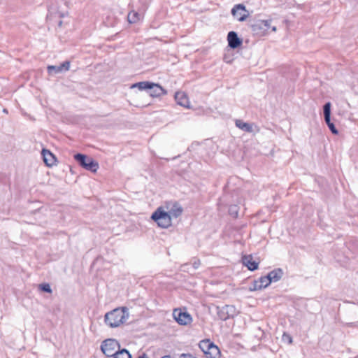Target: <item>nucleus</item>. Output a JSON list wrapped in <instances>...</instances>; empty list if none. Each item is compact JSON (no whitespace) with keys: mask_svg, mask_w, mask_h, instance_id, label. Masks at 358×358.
I'll return each mask as SVG.
<instances>
[{"mask_svg":"<svg viewBox=\"0 0 358 358\" xmlns=\"http://www.w3.org/2000/svg\"><path fill=\"white\" fill-rule=\"evenodd\" d=\"M129 317V309L127 307H120L106 313L104 322L109 327L115 328L126 322Z\"/></svg>","mask_w":358,"mask_h":358,"instance_id":"f257e3e1","label":"nucleus"},{"mask_svg":"<svg viewBox=\"0 0 358 358\" xmlns=\"http://www.w3.org/2000/svg\"><path fill=\"white\" fill-rule=\"evenodd\" d=\"M151 219L162 228L166 229L171 225L172 218L170 214L164 210V207L157 208L152 214Z\"/></svg>","mask_w":358,"mask_h":358,"instance_id":"f03ea898","label":"nucleus"},{"mask_svg":"<svg viewBox=\"0 0 358 358\" xmlns=\"http://www.w3.org/2000/svg\"><path fill=\"white\" fill-rule=\"evenodd\" d=\"M74 159L82 167L92 172H96L99 168L95 160L84 154L77 153L74 155Z\"/></svg>","mask_w":358,"mask_h":358,"instance_id":"7ed1b4c3","label":"nucleus"},{"mask_svg":"<svg viewBox=\"0 0 358 358\" xmlns=\"http://www.w3.org/2000/svg\"><path fill=\"white\" fill-rule=\"evenodd\" d=\"M271 20H257L251 24V29L253 34L258 36H263L268 34L271 27Z\"/></svg>","mask_w":358,"mask_h":358,"instance_id":"20e7f679","label":"nucleus"},{"mask_svg":"<svg viewBox=\"0 0 358 358\" xmlns=\"http://www.w3.org/2000/svg\"><path fill=\"white\" fill-rule=\"evenodd\" d=\"M120 349L119 342L114 338L106 339L101 345V350L107 357H111Z\"/></svg>","mask_w":358,"mask_h":358,"instance_id":"39448f33","label":"nucleus"},{"mask_svg":"<svg viewBox=\"0 0 358 358\" xmlns=\"http://www.w3.org/2000/svg\"><path fill=\"white\" fill-rule=\"evenodd\" d=\"M173 317L180 325H187L192 321L191 315L185 309L175 308Z\"/></svg>","mask_w":358,"mask_h":358,"instance_id":"423d86ee","label":"nucleus"},{"mask_svg":"<svg viewBox=\"0 0 358 358\" xmlns=\"http://www.w3.org/2000/svg\"><path fill=\"white\" fill-rule=\"evenodd\" d=\"M232 15L236 17L238 21L243 22L248 17L247 10L245 6L243 4H236L231 9Z\"/></svg>","mask_w":358,"mask_h":358,"instance_id":"0eeeda50","label":"nucleus"},{"mask_svg":"<svg viewBox=\"0 0 358 358\" xmlns=\"http://www.w3.org/2000/svg\"><path fill=\"white\" fill-rule=\"evenodd\" d=\"M166 208V211L170 214L171 218L178 217L183 210L182 206L177 202L167 203Z\"/></svg>","mask_w":358,"mask_h":358,"instance_id":"6e6552de","label":"nucleus"},{"mask_svg":"<svg viewBox=\"0 0 358 358\" xmlns=\"http://www.w3.org/2000/svg\"><path fill=\"white\" fill-rule=\"evenodd\" d=\"M228 46L236 49L242 45L243 41L238 36L236 31H231L227 34Z\"/></svg>","mask_w":358,"mask_h":358,"instance_id":"1a4fd4ad","label":"nucleus"},{"mask_svg":"<svg viewBox=\"0 0 358 358\" xmlns=\"http://www.w3.org/2000/svg\"><path fill=\"white\" fill-rule=\"evenodd\" d=\"M70 68V62L65 61L63 63L60 64L59 65L57 66H48L47 67L48 73L49 74H57L62 73L64 71H67L69 70Z\"/></svg>","mask_w":358,"mask_h":358,"instance_id":"9d476101","label":"nucleus"},{"mask_svg":"<svg viewBox=\"0 0 358 358\" xmlns=\"http://www.w3.org/2000/svg\"><path fill=\"white\" fill-rule=\"evenodd\" d=\"M243 264L247 266L250 271H255L258 268L259 263L253 259L252 255H245L242 258Z\"/></svg>","mask_w":358,"mask_h":358,"instance_id":"9b49d317","label":"nucleus"},{"mask_svg":"<svg viewBox=\"0 0 358 358\" xmlns=\"http://www.w3.org/2000/svg\"><path fill=\"white\" fill-rule=\"evenodd\" d=\"M41 154L43 158V162L48 166H52L55 164L56 158L50 150L43 149Z\"/></svg>","mask_w":358,"mask_h":358,"instance_id":"f8f14e48","label":"nucleus"},{"mask_svg":"<svg viewBox=\"0 0 358 358\" xmlns=\"http://www.w3.org/2000/svg\"><path fill=\"white\" fill-rule=\"evenodd\" d=\"M175 99L178 104L185 108H189L187 96L182 92H178L175 94Z\"/></svg>","mask_w":358,"mask_h":358,"instance_id":"ddd939ff","label":"nucleus"},{"mask_svg":"<svg viewBox=\"0 0 358 358\" xmlns=\"http://www.w3.org/2000/svg\"><path fill=\"white\" fill-rule=\"evenodd\" d=\"M283 275L284 271L280 268H275L268 273L271 282H276L279 281L282 278Z\"/></svg>","mask_w":358,"mask_h":358,"instance_id":"4468645a","label":"nucleus"},{"mask_svg":"<svg viewBox=\"0 0 358 358\" xmlns=\"http://www.w3.org/2000/svg\"><path fill=\"white\" fill-rule=\"evenodd\" d=\"M149 90H150V95L153 97H159L162 95L166 94L167 93V92L161 85L154 83L152 87Z\"/></svg>","mask_w":358,"mask_h":358,"instance_id":"2eb2a0df","label":"nucleus"},{"mask_svg":"<svg viewBox=\"0 0 358 358\" xmlns=\"http://www.w3.org/2000/svg\"><path fill=\"white\" fill-rule=\"evenodd\" d=\"M236 126L243 131L252 133L253 132V124L244 122L241 120H236L235 122Z\"/></svg>","mask_w":358,"mask_h":358,"instance_id":"dca6fc26","label":"nucleus"},{"mask_svg":"<svg viewBox=\"0 0 358 358\" xmlns=\"http://www.w3.org/2000/svg\"><path fill=\"white\" fill-rule=\"evenodd\" d=\"M210 350L206 353V358H219L220 355V349L214 343L210 345Z\"/></svg>","mask_w":358,"mask_h":358,"instance_id":"f3484780","label":"nucleus"},{"mask_svg":"<svg viewBox=\"0 0 358 358\" xmlns=\"http://www.w3.org/2000/svg\"><path fill=\"white\" fill-rule=\"evenodd\" d=\"M153 83L149 81H142L134 83L131 85V88H138L139 90H147L152 88Z\"/></svg>","mask_w":358,"mask_h":358,"instance_id":"a211bd4d","label":"nucleus"},{"mask_svg":"<svg viewBox=\"0 0 358 358\" xmlns=\"http://www.w3.org/2000/svg\"><path fill=\"white\" fill-rule=\"evenodd\" d=\"M224 310H226V315H222L221 320L225 321L230 317H233L235 308L233 306L227 305L224 306Z\"/></svg>","mask_w":358,"mask_h":358,"instance_id":"6ab92c4d","label":"nucleus"},{"mask_svg":"<svg viewBox=\"0 0 358 358\" xmlns=\"http://www.w3.org/2000/svg\"><path fill=\"white\" fill-rule=\"evenodd\" d=\"M111 357H113V358H131V355H130V353L129 352V351L127 350L120 349Z\"/></svg>","mask_w":358,"mask_h":358,"instance_id":"aec40b11","label":"nucleus"},{"mask_svg":"<svg viewBox=\"0 0 358 358\" xmlns=\"http://www.w3.org/2000/svg\"><path fill=\"white\" fill-rule=\"evenodd\" d=\"M210 344H213V343L210 342L209 340H203L200 341L199 344V348L203 351L205 355L208 352V350H210Z\"/></svg>","mask_w":358,"mask_h":358,"instance_id":"412c9836","label":"nucleus"},{"mask_svg":"<svg viewBox=\"0 0 358 358\" xmlns=\"http://www.w3.org/2000/svg\"><path fill=\"white\" fill-rule=\"evenodd\" d=\"M127 19L129 23H136L140 20V15L137 12L131 11L128 14Z\"/></svg>","mask_w":358,"mask_h":358,"instance_id":"4be33fe9","label":"nucleus"},{"mask_svg":"<svg viewBox=\"0 0 358 358\" xmlns=\"http://www.w3.org/2000/svg\"><path fill=\"white\" fill-rule=\"evenodd\" d=\"M258 280L260 284V287H262V289L267 287L271 283L268 275L260 277Z\"/></svg>","mask_w":358,"mask_h":358,"instance_id":"5701e85b","label":"nucleus"},{"mask_svg":"<svg viewBox=\"0 0 358 358\" xmlns=\"http://www.w3.org/2000/svg\"><path fill=\"white\" fill-rule=\"evenodd\" d=\"M331 104L330 102H327L323 106L324 117L331 116Z\"/></svg>","mask_w":358,"mask_h":358,"instance_id":"b1692460","label":"nucleus"},{"mask_svg":"<svg viewBox=\"0 0 358 358\" xmlns=\"http://www.w3.org/2000/svg\"><path fill=\"white\" fill-rule=\"evenodd\" d=\"M229 213L234 217H237L238 215V208L237 206H231L229 208Z\"/></svg>","mask_w":358,"mask_h":358,"instance_id":"393cba45","label":"nucleus"},{"mask_svg":"<svg viewBox=\"0 0 358 358\" xmlns=\"http://www.w3.org/2000/svg\"><path fill=\"white\" fill-rule=\"evenodd\" d=\"M39 289L47 293H52V289L48 283H42L39 285Z\"/></svg>","mask_w":358,"mask_h":358,"instance_id":"a878e982","label":"nucleus"},{"mask_svg":"<svg viewBox=\"0 0 358 358\" xmlns=\"http://www.w3.org/2000/svg\"><path fill=\"white\" fill-rule=\"evenodd\" d=\"M262 287H260V284L259 282V280H254L252 285L250 287V291H256V290H260Z\"/></svg>","mask_w":358,"mask_h":358,"instance_id":"bb28decb","label":"nucleus"},{"mask_svg":"<svg viewBox=\"0 0 358 358\" xmlns=\"http://www.w3.org/2000/svg\"><path fill=\"white\" fill-rule=\"evenodd\" d=\"M282 340L284 341H287L289 344H292L293 341L292 336L289 334L285 333H284L282 335Z\"/></svg>","mask_w":358,"mask_h":358,"instance_id":"cd10ccee","label":"nucleus"},{"mask_svg":"<svg viewBox=\"0 0 358 358\" xmlns=\"http://www.w3.org/2000/svg\"><path fill=\"white\" fill-rule=\"evenodd\" d=\"M327 126H328L329 129H330V131L332 132V134H338V131L333 122L329 124V125H327Z\"/></svg>","mask_w":358,"mask_h":358,"instance_id":"c85d7f7f","label":"nucleus"},{"mask_svg":"<svg viewBox=\"0 0 358 358\" xmlns=\"http://www.w3.org/2000/svg\"><path fill=\"white\" fill-rule=\"evenodd\" d=\"M180 358H196V357L189 353H182L180 355Z\"/></svg>","mask_w":358,"mask_h":358,"instance_id":"c756f323","label":"nucleus"},{"mask_svg":"<svg viewBox=\"0 0 358 358\" xmlns=\"http://www.w3.org/2000/svg\"><path fill=\"white\" fill-rule=\"evenodd\" d=\"M217 314L220 320L222 315H226V310H224V307L218 310Z\"/></svg>","mask_w":358,"mask_h":358,"instance_id":"7c9ffc66","label":"nucleus"},{"mask_svg":"<svg viewBox=\"0 0 358 358\" xmlns=\"http://www.w3.org/2000/svg\"><path fill=\"white\" fill-rule=\"evenodd\" d=\"M200 261L199 259H196L194 261L192 265H193V267L194 268L196 269L199 268V265H200Z\"/></svg>","mask_w":358,"mask_h":358,"instance_id":"2f4dec72","label":"nucleus"},{"mask_svg":"<svg viewBox=\"0 0 358 358\" xmlns=\"http://www.w3.org/2000/svg\"><path fill=\"white\" fill-rule=\"evenodd\" d=\"M324 117V121L327 125H329V124L331 123V116H326Z\"/></svg>","mask_w":358,"mask_h":358,"instance_id":"473e14b6","label":"nucleus"},{"mask_svg":"<svg viewBox=\"0 0 358 358\" xmlns=\"http://www.w3.org/2000/svg\"><path fill=\"white\" fill-rule=\"evenodd\" d=\"M138 358H148L145 354H143L141 356L138 357Z\"/></svg>","mask_w":358,"mask_h":358,"instance_id":"72a5a7b5","label":"nucleus"},{"mask_svg":"<svg viewBox=\"0 0 358 358\" xmlns=\"http://www.w3.org/2000/svg\"><path fill=\"white\" fill-rule=\"evenodd\" d=\"M162 358H171V357L170 355H164Z\"/></svg>","mask_w":358,"mask_h":358,"instance_id":"f704fd0d","label":"nucleus"},{"mask_svg":"<svg viewBox=\"0 0 358 358\" xmlns=\"http://www.w3.org/2000/svg\"><path fill=\"white\" fill-rule=\"evenodd\" d=\"M271 29H272L273 31H276V27H275V26L272 27Z\"/></svg>","mask_w":358,"mask_h":358,"instance_id":"c9c22d12","label":"nucleus"},{"mask_svg":"<svg viewBox=\"0 0 358 358\" xmlns=\"http://www.w3.org/2000/svg\"><path fill=\"white\" fill-rule=\"evenodd\" d=\"M62 21H59L58 23V25L60 27V26H62Z\"/></svg>","mask_w":358,"mask_h":358,"instance_id":"e433bc0d","label":"nucleus"},{"mask_svg":"<svg viewBox=\"0 0 358 358\" xmlns=\"http://www.w3.org/2000/svg\"><path fill=\"white\" fill-rule=\"evenodd\" d=\"M3 112H4V113H8V111H7V110H6V109H3Z\"/></svg>","mask_w":358,"mask_h":358,"instance_id":"4c0bfd02","label":"nucleus"}]
</instances>
